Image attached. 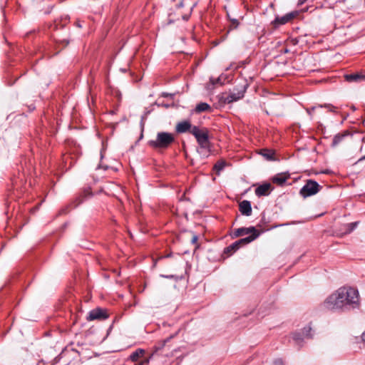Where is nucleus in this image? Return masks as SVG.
Wrapping results in <instances>:
<instances>
[{"label": "nucleus", "mask_w": 365, "mask_h": 365, "mask_svg": "<svg viewBox=\"0 0 365 365\" xmlns=\"http://www.w3.org/2000/svg\"><path fill=\"white\" fill-rule=\"evenodd\" d=\"M298 14L299 12L297 11H294L286 14L283 16H277L274 19V20L272 21L271 24L274 29H277L279 26L291 22L294 19H295L298 16Z\"/></svg>", "instance_id": "nucleus-5"}, {"label": "nucleus", "mask_w": 365, "mask_h": 365, "mask_svg": "<svg viewBox=\"0 0 365 365\" xmlns=\"http://www.w3.org/2000/svg\"><path fill=\"white\" fill-rule=\"evenodd\" d=\"M239 25V21L237 19L231 20V27L232 29H236Z\"/></svg>", "instance_id": "nucleus-24"}, {"label": "nucleus", "mask_w": 365, "mask_h": 365, "mask_svg": "<svg viewBox=\"0 0 365 365\" xmlns=\"http://www.w3.org/2000/svg\"><path fill=\"white\" fill-rule=\"evenodd\" d=\"M244 93L245 91H237V93H231L225 98V101L227 103L237 101L243 98Z\"/></svg>", "instance_id": "nucleus-13"}, {"label": "nucleus", "mask_w": 365, "mask_h": 365, "mask_svg": "<svg viewBox=\"0 0 365 365\" xmlns=\"http://www.w3.org/2000/svg\"><path fill=\"white\" fill-rule=\"evenodd\" d=\"M198 240V237L196 235H193L191 239V242L192 244H196Z\"/></svg>", "instance_id": "nucleus-27"}, {"label": "nucleus", "mask_w": 365, "mask_h": 365, "mask_svg": "<svg viewBox=\"0 0 365 365\" xmlns=\"http://www.w3.org/2000/svg\"><path fill=\"white\" fill-rule=\"evenodd\" d=\"M222 76H219V77H218V78H210V83H211L213 86H215V85H216V84L222 85V84L224 83V82L222 81Z\"/></svg>", "instance_id": "nucleus-22"}, {"label": "nucleus", "mask_w": 365, "mask_h": 365, "mask_svg": "<svg viewBox=\"0 0 365 365\" xmlns=\"http://www.w3.org/2000/svg\"><path fill=\"white\" fill-rule=\"evenodd\" d=\"M358 222L348 223L344 225V228L340 234L346 235L352 232L357 226Z\"/></svg>", "instance_id": "nucleus-17"}, {"label": "nucleus", "mask_w": 365, "mask_h": 365, "mask_svg": "<svg viewBox=\"0 0 365 365\" xmlns=\"http://www.w3.org/2000/svg\"><path fill=\"white\" fill-rule=\"evenodd\" d=\"M260 154L263 155L267 160H272L274 158V153L272 150L262 149L260 150Z\"/></svg>", "instance_id": "nucleus-21"}, {"label": "nucleus", "mask_w": 365, "mask_h": 365, "mask_svg": "<svg viewBox=\"0 0 365 365\" xmlns=\"http://www.w3.org/2000/svg\"><path fill=\"white\" fill-rule=\"evenodd\" d=\"M325 309L344 311L358 308L360 304L359 291L351 287H342L330 294L324 302Z\"/></svg>", "instance_id": "nucleus-1"}, {"label": "nucleus", "mask_w": 365, "mask_h": 365, "mask_svg": "<svg viewBox=\"0 0 365 365\" xmlns=\"http://www.w3.org/2000/svg\"><path fill=\"white\" fill-rule=\"evenodd\" d=\"M319 106L321 108H322V107L326 108L328 109L329 111L334 112V113H336V110H337V108L332 106L331 104H324V106L320 105Z\"/></svg>", "instance_id": "nucleus-23"}, {"label": "nucleus", "mask_w": 365, "mask_h": 365, "mask_svg": "<svg viewBox=\"0 0 365 365\" xmlns=\"http://www.w3.org/2000/svg\"><path fill=\"white\" fill-rule=\"evenodd\" d=\"M273 365H284L283 361L280 359H277L274 361Z\"/></svg>", "instance_id": "nucleus-26"}, {"label": "nucleus", "mask_w": 365, "mask_h": 365, "mask_svg": "<svg viewBox=\"0 0 365 365\" xmlns=\"http://www.w3.org/2000/svg\"><path fill=\"white\" fill-rule=\"evenodd\" d=\"M211 110H212L211 106L207 103H200L196 106V107L195 108V112L197 113H200L202 112L211 111Z\"/></svg>", "instance_id": "nucleus-16"}, {"label": "nucleus", "mask_w": 365, "mask_h": 365, "mask_svg": "<svg viewBox=\"0 0 365 365\" xmlns=\"http://www.w3.org/2000/svg\"><path fill=\"white\" fill-rule=\"evenodd\" d=\"M192 128H193V126H192V124L190 123V121L184 120V121L179 122L176 125L175 129L178 133H186V132L190 133V130Z\"/></svg>", "instance_id": "nucleus-11"}, {"label": "nucleus", "mask_w": 365, "mask_h": 365, "mask_svg": "<svg viewBox=\"0 0 365 365\" xmlns=\"http://www.w3.org/2000/svg\"><path fill=\"white\" fill-rule=\"evenodd\" d=\"M149 363V359H144L140 364V365H148Z\"/></svg>", "instance_id": "nucleus-28"}, {"label": "nucleus", "mask_w": 365, "mask_h": 365, "mask_svg": "<svg viewBox=\"0 0 365 365\" xmlns=\"http://www.w3.org/2000/svg\"><path fill=\"white\" fill-rule=\"evenodd\" d=\"M190 133L192 134L201 149L209 150L210 141L208 135V130L205 128H200L197 126H193L190 130Z\"/></svg>", "instance_id": "nucleus-3"}, {"label": "nucleus", "mask_w": 365, "mask_h": 365, "mask_svg": "<svg viewBox=\"0 0 365 365\" xmlns=\"http://www.w3.org/2000/svg\"><path fill=\"white\" fill-rule=\"evenodd\" d=\"M239 210L242 215L250 216L252 215L251 203L248 200H243L239 205Z\"/></svg>", "instance_id": "nucleus-12"}, {"label": "nucleus", "mask_w": 365, "mask_h": 365, "mask_svg": "<svg viewBox=\"0 0 365 365\" xmlns=\"http://www.w3.org/2000/svg\"><path fill=\"white\" fill-rule=\"evenodd\" d=\"M361 339L364 341H365V331L361 334Z\"/></svg>", "instance_id": "nucleus-30"}, {"label": "nucleus", "mask_w": 365, "mask_h": 365, "mask_svg": "<svg viewBox=\"0 0 365 365\" xmlns=\"http://www.w3.org/2000/svg\"><path fill=\"white\" fill-rule=\"evenodd\" d=\"M364 124L365 125V120L364 121Z\"/></svg>", "instance_id": "nucleus-31"}, {"label": "nucleus", "mask_w": 365, "mask_h": 365, "mask_svg": "<svg viewBox=\"0 0 365 365\" xmlns=\"http://www.w3.org/2000/svg\"><path fill=\"white\" fill-rule=\"evenodd\" d=\"M250 235L248 237H252L255 235H257V237L259 235V232L255 229V227H240L236 229L232 232L233 237H238L244 235Z\"/></svg>", "instance_id": "nucleus-7"}, {"label": "nucleus", "mask_w": 365, "mask_h": 365, "mask_svg": "<svg viewBox=\"0 0 365 365\" xmlns=\"http://www.w3.org/2000/svg\"><path fill=\"white\" fill-rule=\"evenodd\" d=\"M145 353V351L142 349H138L135 351L131 354L130 359L133 361H137L138 359L141 357Z\"/></svg>", "instance_id": "nucleus-19"}, {"label": "nucleus", "mask_w": 365, "mask_h": 365, "mask_svg": "<svg viewBox=\"0 0 365 365\" xmlns=\"http://www.w3.org/2000/svg\"><path fill=\"white\" fill-rule=\"evenodd\" d=\"M271 190H272L271 184L270 183H264L263 185L258 186L255 189V194L258 197L267 196L269 194Z\"/></svg>", "instance_id": "nucleus-10"}, {"label": "nucleus", "mask_w": 365, "mask_h": 365, "mask_svg": "<svg viewBox=\"0 0 365 365\" xmlns=\"http://www.w3.org/2000/svg\"><path fill=\"white\" fill-rule=\"evenodd\" d=\"M289 178V175L285 173H279L274 175L272 180L274 183L277 185H282Z\"/></svg>", "instance_id": "nucleus-15"}, {"label": "nucleus", "mask_w": 365, "mask_h": 365, "mask_svg": "<svg viewBox=\"0 0 365 365\" xmlns=\"http://www.w3.org/2000/svg\"><path fill=\"white\" fill-rule=\"evenodd\" d=\"M108 317V315L105 310L97 308L95 309L91 310L88 315L87 316L86 319L88 321H93L96 319H104Z\"/></svg>", "instance_id": "nucleus-8"}, {"label": "nucleus", "mask_w": 365, "mask_h": 365, "mask_svg": "<svg viewBox=\"0 0 365 365\" xmlns=\"http://www.w3.org/2000/svg\"><path fill=\"white\" fill-rule=\"evenodd\" d=\"M344 77L345 79L349 82L359 81L364 78V76L359 75L358 73L348 74L346 75Z\"/></svg>", "instance_id": "nucleus-18"}, {"label": "nucleus", "mask_w": 365, "mask_h": 365, "mask_svg": "<svg viewBox=\"0 0 365 365\" xmlns=\"http://www.w3.org/2000/svg\"><path fill=\"white\" fill-rule=\"evenodd\" d=\"M174 336V335H171L169 337H168L166 339L163 340L162 341V344L160 345V346H159L158 349H161L163 346H165V344L168 342Z\"/></svg>", "instance_id": "nucleus-25"}, {"label": "nucleus", "mask_w": 365, "mask_h": 365, "mask_svg": "<svg viewBox=\"0 0 365 365\" xmlns=\"http://www.w3.org/2000/svg\"><path fill=\"white\" fill-rule=\"evenodd\" d=\"M348 135H349V132L348 130H345L342 133L336 134L333 138L331 145L333 147L338 145L343 141L344 138Z\"/></svg>", "instance_id": "nucleus-14"}, {"label": "nucleus", "mask_w": 365, "mask_h": 365, "mask_svg": "<svg viewBox=\"0 0 365 365\" xmlns=\"http://www.w3.org/2000/svg\"><path fill=\"white\" fill-rule=\"evenodd\" d=\"M257 238V235H255L252 237H247L240 239L238 241L235 242L234 243H232V245H230V246L226 247L225 249V253L231 255L233 252H235L236 250H237L241 245L249 244L250 242H252L253 240H255Z\"/></svg>", "instance_id": "nucleus-6"}, {"label": "nucleus", "mask_w": 365, "mask_h": 365, "mask_svg": "<svg viewBox=\"0 0 365 365\" xmlns=\"http://www.w3.org/2000/svg\"><path fill=\"white\" fill-rule=\"evenodd\" d=\"M312 327L309 325L305 327L302 333H294L293 339L297 344H300L304 338H311L312 334H310Z\"/></svg>", "instance_id": "nucleus-9"}, {"label": "nucleus", "mask_w": 365, "mask_h": 365, "mask_svg": "<svg viewBox=\"0 0 365 365\" xmlns=\"http://www.w3.org/2000/svg\"><path fill=\"white\" fill-rule=\"evenodd\" d=\"M315 107H312L310 109H307V112L309 115H312V111L314 110Z\"/></svg>", "instance_id": "nucleus-29"}, {"label": "nucleus", "mask_w": 365, "mask_h": 365, "mask_svg": "<svg viewBox=\"0 0 365 365\" xmlns=\"http://www.w3.org/2000/svg\"><path fill=\"white\" fill-rule=\"evenodd\" d=\"M175 141V135L167 132L158 133L156 138L150 140L148 144L155 149H166Z\"/></svg>", "instance_id": "nucleus-2"}, {"label": "nucleus", "mask_w": 365, "mask_h": 365, "mask_svg": "<svg viewBox=\"0 0 365 365\" xmlns=\"http://www.w3.org/2000/svg\"><path fill=\"white\" fill-rule=\"evenodd\" d=\"M320 185L314 180H309L300 190V195L304 197L314 195L320 190Z\"/></svg>", "instance_id": "nucleus-4"}, {"label": "nucleus", "mask_w": 365, "mask_h": 365, "mask_svg": "<svg viewBox=\"0 0 365 365\" xmlns=\"http://www.w3.org/2000/svg\"><path fill=\"white\" fill-rule=\"evenodd\" d=\"M227 165L226 161L221 160L217 161L214 165V170H215L217 175L220 174V172L224 169V168Z\"/></svg>", "instance_id": "nucleus-20"}]
</instances>
